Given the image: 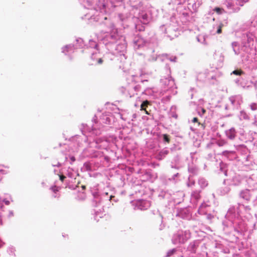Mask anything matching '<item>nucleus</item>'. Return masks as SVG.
<instances>
[{
  "label": "nucleus",
  "mask_w": 257,
  "mask_h": 257,
  "mask_svg": "<svg viewBox=\"0 0 257 257\" xmlns=\"http://www.w3.org/2000/svg\"><path fill=\"white\" fill-rule=\"evenodd\" d=\"M149 102L148 100L144 101L141 105V110H146V107L148 106Z\"/></svg>",
  "instance_id": "1"
},
{
  "label": "nucleus",
  "mask_w": 257,
  "mask_h": 257,
  "mask_svg": "<svg viewBox=\"0 0 257 257\" xmlns=\"http://www.w3.org/2000/svg\"><path fill=\"white\" fill-rule=\"evenodd\" d=\"M232 73L234 75H241L243 74L244 73V72L241 69H239V70H234Z\"/></svg>",
  "instance_id": "2"
},
{
  "label": "nucleus",
  "mask_w": 257,
  "mask_h": 257,
  "mask_svg": "<svg viewBox=\"0 0 257 257\" xmlns=\"http://www.w3.org/2000/svg\"><path fill=\"white\" fill-rule=\"evenodd\" d=\"M230 135H228V138L230 139H233L235 137L234 130H230Z\"/></svg>",
  "instance_id": "3"
},
{
  "label": "nucleus",
  "mask_w": 257,
  "mask_h": 257,
  "mask_svg": "<svg viewBox=\"0 0 257 257\" xmlns=\"http://www.w3.org/2000/svg\"><path fill=\"white\" fill-rule=\"evenodd\" d=\"M250 108L252 110H257V104L255 103H252L250 105Z\"/></svg>",
  "instance_id": "4"
},
{
  "label": "nucleus",
  "mask_w": 257,
  "mask_h": 257,
  "mask_svg": "<svg viewBox=\"0 0 257 257\" xmlns=\"http://www.w3.org/2000/svg\"><path fill=\"white\" fill-rule=\"evenodd\" d=\"M51 189L52 190V191L55 193H56L57 192L59 191V188L58 187L56 186H53L51 188Z\"/></svg>",
  "instance_id": "5"
},
{
  "label": "nucleus",
  "mask_w": 257,
  "mask_h": 257,
  "mask_svg": "<svg viewBox=\"0 0 257 257\" xmlns=\"http://www.w3.org/2000/svg\"><path fill=\"white\" fill-rule=\"evenodd\" d=\"M223 24L221 23L218 27V29L217 30V34H220L222 32V28L223 27Z\"/></svg>",
  "instance_id": "6"
},
{
  "label": "nucleus",
  "mask_w": 257,
  "mask_h": 257,
  "mask_svg": "<svg viewBox=\"0 0 257 257\" xmlns=\"http://www.w3.org/2000/svg\"><path fill=\"white\" fill-rule=\"evenodd\" d=\"M163 138L165 141L167 142V143H169L170 139L167 135H164Z\"/></svg>",
  "instance_id": "7"
},
{
  "label": "nucleus",
  "mask_w": 257,
  "mask_h": 257,
  "mask_svg": "<svg viewBox=\"0 0 257 257\" xmlns=\"http://www.w3.org/2000/svg\"><path fill=\"white\" fill-rule=\"evenodd\" d=\"M59 177H60V180L62 182H63L64 179L66 178V177L65 176L63 175H60Z\"/></svg>",
  "instance_id": "8"
},
{
  "label": "nucleus",
  "mask_w": 257,
  "mask_h": 257,
  "mask_svg": "<svg viewBox=\"0 0 257 257\" xmlns=\"http://www.w3.org/2000/svg\"><path fill=\"white\" fill-rule=\"evenodd\" d=\"M221 9L219 8H215L214 9V11L216 12L217 13H220Z\"/></svg>",
  "instance_id": "9"
},
{
  "label": "nucleus",
  "mask_w": 257,
  "mask_h": 257,
  "mask_svg": "<svg viewBox=\"0 0 257 257\" xmlns=\"http://www.w3.org/2000/svg\"><path fill=\"white\" fill-rule=\"evenodd\" d=\"M198 119L197 117H194L192 120V121L193 122H198Z\"/></svg>",
  "instance_id": "10"
},
{
  "label": "nucleus",
  "mask_w": 257,
  "mask_h": 257,
  "mask_svg": "<svg viewBox=\"0 0 257 257\" xmlns=\"http://www.w3.org/2000/svg\"><path fill=\"white\" fill-rule=\"evenodd\" d=\"M103 62V60L101 59V58H99L98 60V63L100 64H102Z\"/></svg>",
  "instance_id": "11"
},
{
  "label": "nucleus",
  "mask_w": 257,
  "mask_h": 257,
  "mask_svg": "<svg viewBox=\"0 0 257 257\" xmlns=\"http://www.w3.org/2000/svg\"><path fill=\"white\" fill-rule=\"evenodd\" d=\"M70 160L73 161V162H74L75 161V158L74 157L72 156L70 158Z\"/></svg>",
  "instance_id": "12"
},
{
  "label": "nucleus",
  "mask_w": 257,
  "mask_h": 257,
  "mask_svg": "<svg viewBox=\"0 0 257 257\" xmlns=\"http://www.w3.org/2000/svg\"><path fill=\"white\" fill-rule=\"evenodd\" d=\"M202 112L203 114H204L206 112V110L204 108H202Z\"/></svg>",
  "instance_id": "13"
},
{
  "label": "nucleus",
  "mask_w": 257,
  "mask_h": 257,
  "mask_svg": "<svg viewBox=\"0 0 257 257\" xmlns=\"http://www.w3.org/2000/svg\"><path fill=\"white\" fill-rule=\"evenodd\" d=\"M81 188L83 190H85L86 189V186L85 185H82Z\"/></svg>",
  "instance_id": "14"
},
{
  "label": "nucleus",
  "mask_w": 257,
  "mask_h": 257,
  "mask_svg": "<svg viewBox=\"0 0 257 257\" xmlns=\"http://www.w3.org/2000/svg\"><path fill=\"white\" fill-rule=\"evenodd\" d=\"M3 224L2 219L1 217H0V225Z\"/></svg>",
  "instance_id": "15"
},
{
  "label": "nucleus",
  "mask_w": 257,
  "mask_h": 257,
  "mask_svg": "<svg viewBox=\"0 0 257 257\" xmlns=\"http://www.w3.org/2000/svg\"><path fill=\"white\" fill-rule=\"evenodd\" d=\"M145 112H146V114H149V113H148V111H147L146 109V110H145Z\"/></svg>",
  "instance_id": "16"
}]
</instances>
